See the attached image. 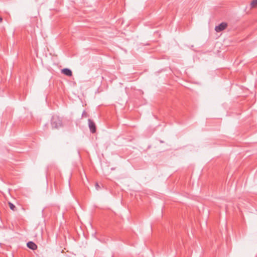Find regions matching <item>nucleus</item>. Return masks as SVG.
Wrapping results in <instances>:
<instances>
[{
    "instance_id": "1",
    "label": "nucleus",
    "mask_w": 257,
    "mask_h": 257,
    "mask_svg": "<svg viewBox=\"0 0 257 257\" xmlns=\"http://www.w3.org/2000/svg\"><path fill=\"white\" fill-rule=\"evenodd\" d=\"M51 125L52 127L58 128L62 126V120L58 116H53L51 118Z\"/></svg>"
},
{
    "instance_id": "2",
    "label": "nucleus",
    "mask_w": 257,
    "mask_h": 257,
    "mask_svg": "<svg viewBox=\"0 0 257 257\" xmlns=\"http://www.w3.org/2000/svg\"><path fill=\"white\" fill-rule=\"evenodd\" d=\"M227 27V24L225 22H222L218 26H217L215 28V30L216 32H220L224 30Z\"/></svg>"
},
{
    "instance_id": "3",
    "label": "nucleus",
    "mask_w": 257,
    "mask_h": 257,
    "mask_svg": "<svg viewBox=\"0 0 257 257\" xmlns=\"http://www.w3.org/2000/svg\"><path fill=\"white\" fill-rule=\"evenodd\" d=\"M88 126L90 132L92 133H95L96 132V128L94 122L91 119H88Z\"/></svg>"
},
{
    "instance_id": "4",
    "label": "nucleus",
    "mask_w": 257,
    "mask_h": 257,
    "mask_svg": "<svg viewBox=\"0 0 257 257\" xmlns=\"http://www.w3.org/2000/svg\"><path fill=\"white\" fill-rule=\"evenodd\" d=\"M61 73L63 74L66 76L71 77L72 76V72L69 68H64L61 70Z\"/></svg>"
},
{
    "instance_id": "5",
    "label": "nucleus",
    "mask_w": 257,
    "mask_h": 257,
    "mask_svg": "<svg viewBox=\"0 0 257 257\" xmlns=\"http://www.w3.org/2000/svg\"><path fill=\"white\" fill-rule=\"evenodd\" d=\"M27 246L28 248L34 250L37 248V245L33 241H29L27 243Z\"/></svg>"
},
{
    "instance_id": "6",
    "label": "nucleus",
    "mask_w": 257,
    "mask_h": 257,
    "mask_svg": "<svg viewBox=\"0 0 257 257\" xmlns=\"http://www.w3.org/2000/svg\"><path fill=\"white\" fill-rule=\"evenodd\" d=\"M9 206H10V208L11 210H13V211H15L16 210V207L15 206V205L14 204H13L11 202H9Z\"/></svg>"
},
{
    "instance_id": "7",
    "label": "nucleus",
    "mask_w": 257,
    "mask_h": 257,
    "mask_svg": "<svg viewBox=\"0 0 257 257\" xmlns=\"http://www.w3.org/2000/svg\"><path fill=\"white\" fill-rule=\"evenodd\" d=\"M250 5L251 7H255L257 6V0H252Z\"/></svg>"
},
{
    "instance_id": "8",
    "label": "nucleus",
    "mask_w": 257,
    "mask_h": 257,
    "mask_svg": "<svg viewBox=\"0 0 257 257\" xmlns=\"http://www.w3.org/2000/svg\"><path fill=\"white\" fill-rule=\"evenodd\" d=\"M82 117H87L88 116V114L86 112V111L85 110H84L82 112Z\"/></svg>"
},
{
    "instance_id": "9",
    "label": "nucleus",
    "mask_w": 257,
    "mask_h": 257,
    "mask_svg": "<svg viewBox=\"0 0 257 257\" xmlns=\"http://www.w3.org/2000/svg\"><path fill=\"white\" fill-rule=\"evenodd\" d=\"M95 188L97 190H98L99 188H100V186L97 183L95 184Z\"/></svg>"
},
{
    "instance_id": "10",
    "label": "nucleus",
    "mask_w": 257,
    "mask_h": 257,
    "mask_svg": "<svg viewBox=\"0 0 257 257\" xmlns=\"http://www.w3.org/2000/svg\"><path fill=\"white\" fill-rule=\"evenodd\" d=\"M3 21V18L2 17H0V23L2 22Z\"/></svg>"
}]
</instances>
